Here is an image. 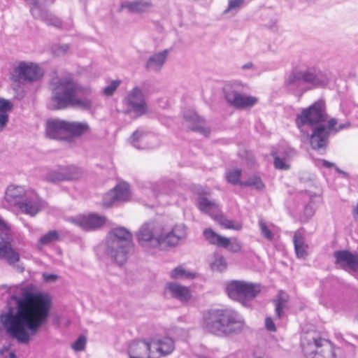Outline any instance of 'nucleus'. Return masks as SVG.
Returning <instances> with one entry per match:
<instances>
[{
	"mask_svg": "<svg viewBox=\"0 0 358 358\" xmlns=\"http://www.w3.org/2000/svg\"><path fill=\"white\" fill-rule=\"evenodd\" d=\"M8 120L9 117L8 112L0 113V131H1L5 128L7 123L8 122Z\"/></svg>",
	"mask_w": 358,
	"mask_h": 358,
	"instance_id": "nucleus-50",
	"label": "nucleus"
},
{
	"mask_svg": "<svg viewBox=\"0 0 358 358\" xmlns=\"http://www.w3.org/2000/svg\"><path fill=\"white\" fill-rule=\"evenodd\" d=\"M29 6V10L34 18L45 22L49 26L62 28L61 20L50 13L45 6L52 4L55 0H25Z\"/></svg>",
	"mask_w": 358,
	"mask_h": 358,
	"instance_id": "nucleus-11",
	"label": "nucleus"
},
{
	"mask_svg": "<svg viewBox=\"0 0 358 358\" xmlns=\"http://www.w3.org/2000/svg\"><path fill=\"white\" fill-rule=\"evenodd\" d=\"M336 264L345 270L358 271V252H351L349 250H338L334 253Z\"/></svg>",
	"mask_w": 358,
	"mask_h": 358,
	"instance_id": "nucleus-17",
	"label": "nucleus"
},
{
	"mask_svg": "<svg viewBox=\"0 0 358 358\" xmlns=\"http://www.w3.org/2000/svg\"><path fill=\"white\" fill-rule=\"evenodd\" d=\"M305 213L307 214L309 217L313 216V210L311 207L306 206L305 208Z\"/></svg>",
	"mask_w": 358,
	"mask_h": 358,
	"instance_id": "nucleus-55",
	"label": "nucleus"
},
{
	"mask_svg": "<svg viewBox=\"0 0 358 358\" xmlns=\"http://www.w3.org/2000/svg\"><path fill=\"white\" fill-rule=\"evenodd\" d=\"M115 202H118V201L116 199L115 192L113 189L104 195L103 205L105 207H110Z\"/></svg>",
	"mask_w": 358,
	"mask_h": 358,
	"instance_id": "nucleus-43",
	"label": "nucleus"
},
{
	"mask_svg": "<svg viewBox=\"0 0 358 358\" xmlns=\"http://www.w3.org/2000/svg\"><path fill=\"white\" fill-rule=\"evenodd\" d=\"M226 292L230 299L249 306L250 301L261 292V287L259 284L235 280L227 284Z\"/></svg>",
	"mask_w": 358,
	"mask_h": 358,
	"instance_id": "nucleus-10",
	"label": "nucleus"
},
{
	"mask_svg": "<svg viewBox=\"0 0 358 358\" xmlns=\"http://www.w3.org/2000/svg\"><path fill=\"white\" fill-rule=\"evenodd\" d=\"M44 278L46 281H54L57 278V276L53 274H47L44 275Z\"/></svg>",
	"mask_w": 358,
	"mask_h": 358,
	"instance_id": "nucleus-53",
	"label": "nucleus"
},
{
	"mask_svg": "<svg viewBox=\"0 0 358 358\" xmlns=\"http://www.w3.org/2000/svg\"><path fill=\"white\" fill-rule=\"evenodd\" d=\"M133 248L132 234L124 227L113 229L106 240L105 252L117 264L126 262Z\"/></svg>",
	"mask_w": 358,
	"mask_h": 358,
	"instance_id": "nucleus-8",
	"label": "nucleus"
},
{
	"mask_svg": "<svg viewBox=\"0 0 358 358\" xmlns=\"http://www.w3.org/2000/svg\"><path fill=\"white\" fill-rule=\"evenodd\" d=\"M150 136L143 130L135 131L129 138L131 144L138 150L148 149L151 147L149 144Z\"/></svg>",
	"mask_w": 358,
	"mask_h": 358,
	"instance_id": "nucleus-26",
	"label": "nucleus"
},
{
	"mask_svg": "<svg viewBox=\"0 0 358 358\" xmlns=\"http://www.w3.org/2000/svg\"><path fill=\"white\" fill-rule=\"evenodd\" d=\"M85 345H86V338L85 336H80L72 344V348L75 351H82L85 349Z\"/></svg>",
	"mask_w": 358,
	"mask_h": 358,
	"instance_id": "nucleus-46",
	"label": "nucleus"
},
{
	"mask_svg": "<svg viewBox=\"0 0 358 358\" xmlns=\"http://www.w3.org/2000/svg\"><path fill=\"white\" fill-rule=\"evenodd\" d=\"M0 230H3L6 232L8 231H10V228L8 224L6 222L5 220L0 218Z\"/></svg>",
	"mask_w": 358,
	"mask_h": 358,
	"instance_id": "nucleus-52",
	"label": "nucleus"
},
{
	"mask_svg": "<svg viewBox=\"0 0 358 358\" xmlns=\"http://www.w3.org/2000/svg\"><path fill=\"white\" fill-rule=\"evenodd\" d=\"M113 190L115 192L116 199H117L118 202L129 200L130 192L129 185L127 183H120L115 186Z\"/></svg>",
	"mask_w": 358,
	"mask_h": 358,
	"instance_id": "nucleus-33",
	"label": "nucleus"
},
{
	"mask_svg": "<svg viewBox=\"0 0 358 358\" xmlns=\"http://www.w3.org/2000/svg\"><path fill=\"white\" fill-rule=\"evenodd\" d=\"M245 0H229V5L225 12L236 10L243 3Z\"/></svg>",
	"mask_w": 358,
	"mask_h": 358,
	"instance_id": "nucleus-48",
	"label": "nucleus"
},
{
	"mask_svg": "<svg viewBox=\"0 0 358 358\" xmlns=\"http://www.w3.org/2000/svg\"><path fill=\"white\" fill-rule=\"evenodd\" d=\"M252 67V62H248V63H246L245 64L243 65V68L244 69H249L250 68Z\"/></svg>",
	"mask_w": 358,
	"mask_h": 358,
	"instance_id": "nucleus-57",
	"label": "nucleus"
},
{
	"mask_svg": "<svg viewBox=\"0 0 358 358\" xmlns=\"http://www.w3.org/2000/svg\"><path fill=\"white\" fill-rule=\"evenodd\" d=\"M323 342L322 347L308 358H337V352L339 349L335 348L329 341Z\"/></svg>",
	"mask_w": 358,
	"mask_h": 358,
	"instance_id": "nucleus-27",
	"label": "nucleus"
},
{
	"mask_svg": "<svg viewBox=\"0 0 358 358\" xmlns=\"http://www.w3.org/2000/svg\"><path fill=\"white\" fill-rule=\"evenodd\" d=\"M76 168L63 167L50 171L45 177V180L50 182H59L64 180H76L79 177Z\"/></svg>",
	"mask_w": 358,
	"mask_h": 358,
	"instance_id": "nucleus-19",
	"label": "nucleus"
},
{
	"mask_svg": "<svg viewBox=\"0 0 358 358\" xmlns=\"http://www.w3.org/2000/svg\"><path fill=\"white\" fill-rule=\"evenodd\" d=\"M328 80L327 74L315 67L294 69L285 78L284 85L289 92L300 97L308 90L326 85Z\"/></svg>",
	"mask_w": 358,
	"mask_h": 358,
	"instance_id": "nucleus-6",
	"label": "nucleus"
},
{
	"mask_svg": "<svg viewBox=\"0 0 358 358\" xmlns=\"http://www.w3.org/2000/svg\"><path fill=\"white\" fill-rule=\"evenodd\" d=\"M0 355L2 356L1 358H16L15 352H10V348L6 346L0 350Z\"/></svg>",
	"mask_w": 358,
	"mask_h": 358,
	"instance_id": "nucleus-49",
	"label": "nucleus"
},
{
	"mask_svg": "<svg viewBox=\"0 0 358 358\" xmlns=\"http://www.w3.org/2000/svg\"><path fill=\"white\" fill-rule=\"evenodd\" d=\"M152 357L158 358L170 354L174 350L175 345L172 338L166 337L162 339L152 340Z\"/></svg>",
	"mask_w": 358,
	"mask_h": 358,
	"instance_id": "nucleus-22",
	"label": "nucleus"
},
{
	"mask_svg": "<svg viewBox=\"0 0 358 358\" xmlns=\"http://www.w3.org/2000/svg\"><path fill=\"white\" fill-rule=\"evenodd\" d=\"M222 248H227L229 251L232 252H238L241 250V245L236 238H227V245L224 246H222Z\"/></svg>",
	"mask_w": 358,
	"mask_h": 358,
	"instance_id": "nucleus-42",
	"label": "nucleus"
},
{
	"mask_svg": "<svg viewBox=\"0 0 358 358\" xmlns=\"http://www.w3.org/2000/svg\"><path fill=\"white\" fill-rule=\"evenodd\" d=\"M224 96L227 103L237 109L252 108L258 102L255 96L241 94L232 90L226 89Z\"/></svg>",
	"mask_w": 358,
	"mask_h": 358,
	"instance_id": "nucleus-16",
	"label": "nucleus"
},
{
	"mask_svg": "<svg viewBox=\"0 0 358 358\" xmlns=\"http://www.w3.org/2000/svg\"><path fill=\"white\" fill-rule=\"evenodd\" d=\"M90 129L86 122H67L62 120H51L46 125L47 136L53 139L69 140L72 136H78Z\"/></svg>",
	"mask_w": 358,
	"mask_h": 358,
	"instance_id": "nucleus-9",
	"label": "nucleus"
},
{
	"mask_svg": "<svg viewBox=\"0 0 358 358\" xmlns=\"http://www.w3.org/2000/svg\"><path fill=\"white\" fill-rule=\"evenodd\" d=\"M4 335V331H3V329L0 327V340L3 338Z\"/></svg>",
	"mask_w": 358,
	"mask_h": 358,
	"instance_id": "nucleus-58",
	"label": "nucleus"
},
{
	"mask_svg": "<svg viewBox=\"0 0 358 358\" xmlns=\"http://www.w3.org/2000/svg\"><path fill=\"white\" fill-rule=\"evenodd\" d=\"M294 250L297 257L304 258L307 255V245L305 243V238L300 231H296L293 237Z\"/></svg>",
	"mask_w": 358,
	"mask_h": 358,
	"instance_id": "nucleus-29",
	"label": "nucleus"
},
{
	"mask_svg": "<svg viewBox=\"0 0 358 358\" xmlns=\"http://www.w3.org/2000/svg\"><path fill=\"white\" fill-rule=\"evenodd\" d=\"M166 290L171 297L180 301L182 303L187 302L192 297V294L187 287L176 282H169L166 284Z\"/></svg>",
	"mask_w": 358,
	"mask_h": 358,
	"instance_id": "nucleus-24",
	"label": "nucleus"
},
{
	"mask_svg": "<svg viewBox=\"0 0 358 358\" xmlns=\"http://www.w3.org/2000/svg\"><path fill=\"white\" fill-rule=\"evenodd\" d=\"M151 342L145 341H133L129 346V358H154Z\"/></svg>",
	"mask_w": 358,
	"mask_h": 358,
	"instance_id": "nucleus-21",
	"label": "nucleus"
},
{
	"mask_svg": "<svg viewBox=\"0 0 358 358\" xmlns=\"http://www.w3.org/2000/svg\"><path fill=\"white\" fill-rule=\"evenodd\" d=\"M241 176V170L237 168L228 169L226 172L227 180L233 185L240 184L242 181H240Z\"/></svg>",
	"mask_w": 358,
	"mask_h": 358,
	"instance_id": "nucleus-37",
	"label": "nucleus"
},
{
	"mask_svg": "<svg viewBox=\"0 0 358 358\" xmlns=\"http://www.w3.org/2000/svg\"><path fill=\"white\" fill-rule=\"evenodd\" d=\"M43 72L36 64L21 62L14 69L15 80L19 83H31L41 78Z\"/></svg>",
	"mask_w": 358,
	"mask_h": 358,
	"instance_id": "nucleus-14",
	"label": "nucleus"
},
{
	"mask_svg": "<svg viewBox=\"0 0 358 358\" xmlns=\"http://www.w3.org/2000/svg\"><path fill=\"white\" fill-rule=\"evenodd\" d=\"M13 109L12 103L3 98L0 97V113L1 112H10Z\"/></svg>",
	"mask_w": 358,
	"mask_h": 358,
	"instance_id": "nucleus-47",
	"label": "nucleus"
},
{
	"mask_svg": "<svg viewBox=\"0 0 358 358\" xmlns=\"http://www.w3.org/2000/svg\"><path fill=\"white\" fill-rule=\"evenodd\" d=\"M323 341H328L323 338L319 331L315 329L303 331L301 336V345L306 358L322 347Z\"/></svg>",
	"mask_w": 358,
	"mask_h": 358,
	"instance_id": "nucleus-15",
	"label": "nucleus"
},
{
	"mask_svg": "<svg viewBox=\"0 0 358 358\" xmlns=\"http://www.w3.org/2000/svg\"><path fill=\"white\" fill-rule=\"evenodd\" d=\"M198 358H206V357H198Z\"/></svg>",
	"mask_w": 358,
	"mask_h": 358,
	"instance_id": "nucleus-61",
	"label": "nucleus"
},
{
	"mask_svg": "<svg viewBox=\"0 0 358 358\" xmlns=\"http://www.w3.org/2000/svg\"><path fill=\"white\" fill-rule=\"evenodd\" d=\"M215 220L218 222L226 229L240 230L242 228L241 224L236 223L233 220L227 219L220 212L215 215Z\"/></svg>",
	"mask_w": 358,
	"mask_h": 358,
	"instance_id": "nucleus-35",
	"label": "nucleus"
},
{
	"mask_svg": "<svg viewBox=\"0 0 358 358\" xmlns=\"http://www.w3.org/2000/svg\"><path fill=\"white\" fill-rule=\"evenodd\" d=\"M240 185L242 187H254L258 190H261L264 187V185L260 178L255 176L249 178L245 181L240 182Z\"/></svg>",
	"mask_w": 358,
	"mask_h": 358,
	"instance_id": "nucleus-38",
	"label": "nucleus"
},
{
	"mask_svg": "<svg viewBox=\"0 0 358 358\" xmlns=\"http://www.w3.org/2000/svg\"><path fill=\"white\" fill-rule=\"evenodd\" d=\"M336 170L338 172V173H344L343 171H342L341 170H340L338 167L336 168Z\"/></svg>",
	"mask_w": 358,
	"mask_h": 358,
	"instance_id": "nucleus-59",
	"label": "nucleus"
},
{
	"mask_svg": "<svg viewBox=\"0 0 358 358\" xmlns=\"http://www.w3.org/2000/svg\"><path fill=\"white\" fill-rule=\"evenodd\" d=\"M50 90V108L52 110L76 108L88 110L92 108L90 88L81 85L70 75L53 78Z\"/></svg>",
	"mask_w": 358,
	"mask_h": 358,
	"instance_id": "nucleus-3",
	"label": "nucleus"
},
{
	"mask_svg": "<svg viewBox=\"0 0 358 358\" xmlns=\"http://www.w3.org/2000/svg\"><path fill=\"white\" fill-rule=\"evenodd\" d=\"M174 182L171 180H163L157 182L153 187L155 193L159 194H169L173 187Z\"/></svg>",
	"mask_w": 358,
	"mask_h": 358,
	"instance_id": "nucleus-36",
	"label": "nucleus"
},
{
	"mask_svg": "<svg viewBox=\"0 0 358 358\" xmlns=\"http://www.w3.org/2000/svg\"><path fill=\"white\" fill-rule=\"evenodd\" d=\"M198 207L201 211L209 214L213 219L215 215L218 214L220 210L219 206L214 201H210L206 197H200L198 201Z\"/></svg>",
	"mask_w": 358,
	"mask_h": 358,
	"instance_id": "nucleus-28",
	"label": "nucleus"
},
{
	"mask_svg": "<svg viewBox=\"0 0 358 358\" xmlns=\"http://www.w3.org/2000/svg\"><path fill=\"white\" fill-rule=\"evenodd\" d=\"M204 327L218 336H228L241 332L245 322L243 317L232 309L211 310L203 316Z\"/></svg>",
	"mask_w": 358,
	"mask_h": 358,
	"instance_id": "nucleus-5",
	"label": "nucleus"
},
{
	"mask_svg": "<svg viewBox=\"0 0 358 358\" xmlns=\"http://www.w3.org/2000/svg\"><path fill=\"white\" fill-rule=\"evenodd\" d=\"M322 164L324 166H325L327 168H331V167L334 166V164H333L327 160H325V159H323L322 161Z\"/></svg>",
	"mask_w": 358,
	"mask_h": 358,
	"instance_id": "nucleus-54",
	"label": "nucleus"
},
{
	"mask_svg": "<svg viewBox=\"0 0 358 358\" xmlns=\"http://www.w3.org/2000/svg\"><path fill=\"white\" fill-rule=\"evenodd\" d=\"M69 220L85 231L96 229L101 227L105 222L104 217L96 214L79 215L71 217Z\"/></svg>",
	"mask_w": 358,
	"mask_h": 358,
	"instance_id": "nucleus-18",
	"label": "nucleus"
},
{
	"mask_svg": "<svg viewBox=\"0 0 358 358\" xmlns=\"http://www.w3.org/2000/svg\"><path fill=\"white\" fill-rule=\"evenodd\" d=\"M295 152L294 150H288L285 152V155L283 157H280L279 156H274V162L273 164L275 169L280 170H287L289 169V165L287 163V159L292 157Z\"/></svg>",
	"mask_w": 358,
	"mask_h": 358,
	"instance_id": "nucleus-32",
	"label": "nucleus"
},
{
	"mask_svg": "<svg viewBox=\"0 0 358 358\" xmlns=\"http://www.w3.org/2000/svg\"><path fill=\"white\" fill-rule=\"evenodd\" d=\"M69 48V44L55 45L52 48V51L56 56H62L65 55Z\"/></svg>",
	"mask_w": 358,
	"mask_h": 358,
	"instance_id": "nucleus-44",
	"label": "nucleus"
},
{
	"mask_svg": "<svg viewBox=\"0 0 358 358\" xmlns=\"http://www.w3.org/2000/svg\"><path fill=\"white\" fill-rule=\"evenodd\" d=\"M352 213H353L354 217L355 219H357L358 217V203H357V206H355L354 208Z\"/></svg>",
	"mask_w": 358,
	"mask_h": 358,
	"instance_id": "nucleus-56",
	"label": "nucleus"
},
{
	"mask_svg": "<svg viewBox=\"0 0 358 358\" xmlns=\"http://www.w3.org/2000/svg\"><path fill=\"white\" fill-rule=\"evenodd\" d=\"M187 236V231L185 224H176L169 229L155 222L144 223L136 234L138 244L148 250L176 247L183 242Z\"/></svg>",
	"mask_w": 358,
	"mask_h": 358,
	"instance_id": "nucleus-4",
	"label": "nucleus"
},
{
	"mask_svg": "<svg viewBox=\"0 0 358 358\" xmlns=\"http://www.w3.org/2000/svg\"><path fill=\"white\" fill-rule=\"evenodd\" d=\"M10 300L16 303L0 315V322L7 334L19 343L27 344L45 324L50 316L52 301L45 294L34 293L23 287H14Z\"/></svg>",
	"mask_w": 358,
	"mask_h": 358,
	"instance_id": "nucleus-1",
	"label": "nucleus"
},
{
	"mask_svg": "<svg viewBox=\"0 0 358 358\" xmlns=\"http://www.w3.org/2000/svg\"><path fill=\"white\" fill-rule=\"evenodd\" d=\"M184 119L188 124L187 126L192 131L200 132L204 135L208 134L209 131L203 127L204 120L194 111H186L184 114Z\"/></svg>",
	"mask_w": 358,
	"mask_h": 358,
	"instance_id": "nucleus-25",
	"label": "nucleus"
},
{
	"mask_svg": "<svg viewBox=\"0 0 358 358\" xmlns=\"http://www.w3.org/2000/svg\"><path fill=\"white\" fill-rule=\"evenodd\" d=\"M153 7L152 0H133L122 1L120 10H126L132 14H143L150 12Z\"/></svg>",
	"mask_w": 358,
	"mask_h": 358,
	"instance_id": "nucleus-20",
	"label": "nucleus"
},
{
	"mask_svg": "<svg viewBox=\"0 0 358 358\" xmlns=\"http://www.w3.org/2000/svg\"><path fill=\"white\" fill-rule=\"evenodd\" d=\"M58 238V233L56 231H50L42 236L39 240L41 245H48Z\"/></svg>",
	"mask_w": 358,
	"mask_h": 358,
	"instance_id": "nucleus-41",
	"label": "nucleus"
},
{
	"mask_svg": "<svg viewBox=\"0 0 358 358\" xmlns=\"http://www.w3.org/2000/svg\"><path fill=\"white\" fill-rule=\"evenodd\" d=\"M124 102L127 106V113H134L136 117H140L148 112L144 94L138 87L133 88L127 94Z\"/></svg>",
	"mask_w": 358,
	"mask_h": 358,
	"instance_id": "nucleus-13",
	"label": "nucleus"
},
{
	"mask_svg": "<svg viewBox=\"0 0 358 358\" xmlns=\"http://www.w3.org/2000/svg\"><path fill=\"white\" fill-rule=\"evenodd\" d=\"M0 259L6 261L10 266H13L20 273L24 271V267L17 264L20 260V253L15 250L11 245L12 235L10 231L0 230Z\"/></svg>",
	"mask_w": 358,
	"mask_h": 358,
	"instance_id": "nucleus-12",
	"label": "nucleus"
},
{
	"mask_svg": "<svg viewBox=\"0 0 358 358\" xmlns=\"http://www.w3.org/2000/svg\"><path fill=\"white\" fill-rule=\"evenodd\" d=\"M356 320L358 321V308L357 310Z\"/></svg>",
	"mask_w": 358,
	"mask_h": 358,
	"instance_id": "nucleus-60",
	"label": "nucleus"
},
{
	"mask_svg": "<svg viewBox=\"0 0 358 358\" xmlns=\"http://www.w3.org/2000/svg\"><path fill=\"white\" fill-rule=\"evenodd\" d=\"M287 298L284 294L280 292L277 297L273 299V302L275 305V317L280 319L284 314V308L286 306Z\"/></svg>",
	"mask_w": 358,
	"mask_h": 358,
	"instance_id": "nucleus-31",
	"label": "nucleus"
},
{
	"mask_svg": "<svg viewBox=\"0 0 358 358\" xmlns=\"http://www.w3.org/2000/svg\"><path fill=\"white\" fill-rule=\"evenodd\" d=\"M265 327L269 331H275L276 328L271 317H267L265 320Z\"/></svg>",
	"mask_w": 358,
	"mask_h": 358,
	"instance_id": "nucleus-51",
	"label": "nucleus"
},
{
	"mask_svg": "<svg viewBox=\"0 0 358 358\" xmlns=\"http://www.w3.org/2000/svg\"><path fill=\"white\" fill-rule=\"evenodd\" d=\"M121 81L120 80H113L108 86L103 89V93L106 96H111L119 87Z\"/></svg>",
	"mask_w": 358,
	"mask_h": 358,
	"instance_id": "nucleus-45",
	"label": "nucleus"
},
{
	"mask_svg": "<svg viewBox=\"0 0 358 358\" xmlns=\"http://www.w3.org/2000/svg\"><path fill=\"white\" fill-rule=\"evenodd\" d=\"M169 50L166 49L150 55L145 64V69L150 72H159L164 66Z\"/></svg>",
	"mask_w": 358,
	"mask_h": 358,
	"instance_id": "nucleus-23",
	"label": "nucleus"
},
{
	"mask_svg": "<svg viewBox=\"0 0 358 358\" xmlns=\"http://www.w3.org/2000/svg\"><path fill=\"white\" fill-rule=\"evenodd\" d=\"M171 277L173 279H193L196 277V274L179 266L172 270Z\"/></svg>",
	"mask_w": 358,
	"mask_h": 358,
	"instance_id": "nucleus-34",
	"label": "nucleus"
},
{
	"mask_svg": "<svg viewBox=\"0 0 358 358\" xmlns=\"http://www.w3.org/2000/svg\"><path fill=\"white\" fill-rule=\"evenodd\" d=\"M259 227L260 229L261 234L267 240L272 241L274 237L273 233L271 231L270 228L267 226L266 222L263 220H259Z\"/></svg>",
	"mask_w": 358,
	"mask_h": 358,
	"instance_id": "nucleus-40",
	"label": "nucleus"
},
{
	"mask_svg": "<svg viewBox=\"0 0 358 358\" xmlns=\"http://www.w3.org/2000/svg\"><path fill=\"white\" fill-rule=\"evenodd\" d=\"M327 118L328 114L325 102L322 99L303 108L301 112L296 115L295 122L301 132L308 136L306 128L312 129V134L310 135V143L314 150L325 148L331 134H336L350 126L349 123H345L336 127L338 120L336 118H331L325 125L324 123L327 122Z\"/></svg>",
	"mask_w": 358,
	"mask_h": 358,
	"instance_id": "nucleus-2",
	"label": "nucleus"
},
{
	"mask_svg": "<svg viewBox=\"0 0 358 358\" xmlns=\"http://www.w3.org/2000/svg\"><path fill=\"white\" fill-rule=\"evenodd\" d=\"M5 201L13 210L34 217L45 206V202L38 195L31 191H26L22 186L9 185L6 191Z\"/></svg>",
	"mask_w": 358,
	"mask_h": 358,
	"instance_id": "nucleus-7",
	"label": "nucleus"
},
{
	"mask_svg": "<svg viewBox=\"0 0 358 358\" xmlns=\"http://www.w3.org/2000/svg\"><path fill=\"white\" fill-rule=\"evenodd\" d=\"M203 234L205 239L211 245L222 248L227 243V238L216 234L210 228L204 229Z\"/></svg>",
	"mask_w": 358,
	"mask_h": 358,
	"instance_id": "nucleus-30",
	"label": "nucleus"
},
{
	"mask_svg": "<svg viewBox=\"0 0 358 358\" xmlns=\"http://www.w3.org/2000/svg\"><path fill=\"white\" fill-rule=\"evenodd\" d=\"M227 266V262L222 255H215L214 260L210 264L212 270L216 271H223L226 269Z\"/></svg>",
	"mask_w": 358,
	"mask_h": 358,
	"instance_id": "nucleus-39",
	"label": "nucleus"
}]
</instances>
